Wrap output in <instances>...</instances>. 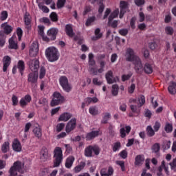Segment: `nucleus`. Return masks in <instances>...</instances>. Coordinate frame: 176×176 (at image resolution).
Wrapping results in <instances>:
<instances>
[{
	"mask_svg": "<svg viewBox=\"0 0 176 176\" xmlns=\"http://www.w3.org/2000/svg\"><path fill=\"white\" fill-rule=\"evenodd\" d=\"M125 57L127 61H131L135 65V70L138 74H141L142 71H144L141 59L134 52V50L131 48L126 49Z\"/></svg>",
	"mask_w": 176,
	"mask_h": 176,
	"instance_id": "1",
	"label": "nucleus"
},
{
	"mask_svg": "<svg viewBox=\"0 0 176 176\" xmlns=\"http://www.w3.org/2000/svg\"><path fill=\"white\" fill-rule=\"evenodd\" d=\"M45 57L50 63H54L57 61L60 57V54L58 53V50L54 47H50L45 50Z\"/></svg>",
	"mask_w": 176,
	"mask_h": 176,
	"instance_id": "2",
	"label": "nucleus"
},
{
	"mask_svg": "<svg viewBox=\"0 0 176 176\" xmlns=\"http://www.w3.org/2000/svg\"><path fill=\"white\" fill-rule=\"evenodd\" d=\"M17 171L21 174L24 173V163L20 161L14 162L13 166L10 168V175L17 176Z\"/></svg>",
	"mask_w": 176,
	"mask_h": 176,
	"instance_id": "3",
	"label": "nucleus"
},
{
	"mask_svg": "<svg viewBox=\"0 0 176 176\" xmlns=\"http://www.w3.org/2000/svg\"><path fill=\"white\" fill-rule=\"evenodd\" d=\"M101 152V148L97 145L89 146L85 149V156L87 157H93L94 156H98Z\"/></svg>",
	"mask_w": 176,
	"mask_h": 176,
	"instance_id": "4",
	"label": "nucleus"
},
{
	"mask_svg": "<svg viewBox=\"0 0 176 176\" xmlns=\"http://www.w3.org/2000/svg\"><path fill=\"white\" fill-rule=\"evenodd\" d=\"M63 150L60 147H56L54 151L53 167H58L63 162Z\"/></svg>",
	"mask_w": 176,
	"mask_h": 176,
	"instance_id": "5",
	"label": "nucleus"
},
{
	"mask_svg": "<svg viewBox=\"0 0 176 176\" xmlns=\"http://www.w3.org/2000/svg\"><path fill=\"white\" fill-rule=\"evenodd\" d=\"M64 102V96H61L59 92H54L53 94V98L51 101V106L56 107Z\"/></svg>",
	"mask_w": 176,
	"mask_h": 176,
	"instance_id": "6",
	"label": "nucleus"
},
{
	"mask_svg": "<svg viewBox=\"0 0 176 176\" xmlns=\"http://www.w3.org/2000/svg\"><path fill=\"white\" fill-rule=\"evenodd\" d=\"M59 83L63 87V90L67 91V93H69V91L72 89V86H71L69 82H68V78H67L65 76H62L59 78Z\"/></svg>",
	"mask_w": 176,
	"mask_h": 176,
	"instance_id": "7",
	"label": "nucleus"
},
{
	"mask_svg": "<svg viewBox=\"0 0 176 176\" xmlns=\"http://www.w3.org/2000/svg\"><path fill=\"white\" fill-rule=\"evenodd\" d=\"M28 65L32 72H38V69H39V60L38 59L30 60Z\"/></svg>",
	"mask_w": 176,
	"mask_h": 176,
	"instance_id": "8",
	"label": "nucleus"
},
{
	"mask_svg": "<svg viewBox=\"0 0 176 176\" xmlns=\"http://www.w3.org/2000/svg\"><path fill=\"white\" fill-rule=\"evenodd\" d=\"M118 14H119V9L114 10L109 17V24L111 27H113V28L118 26V21H112L113 19L118 17Z\"/></svg>",
	"mask_w": 176,
	"mask_h": 176,
	"instance_id": "9",
	"label": "nucleus"
},
{
	"mask_svg": "<svg viewBox=\"0 0 176 176\" xmlns=\"http://www.w3.org/2000/svg\"><path fill=\"white\" fill-rule=\"evenodd\" d=\"M105 78L109 85H112V83H115L119 80L118 77H113V72L111 70L105 74Z\"/></svg>",
	"mask_w": 176,
	"mask_h": 176,
	"instance_id": "10",
	"label": "nucleus"
},
{
	"mask_svg": "<svg viewBox=\"0 0 176 176\" xmlns=\"http://www.w3.org/2000/svg\"><path fill=\"white\" fill-rule=\"evenodd\" d=\"M76 127V119L72 118L67 124L65 126V131L66 133H71L72 130H74Z\"/></svg>",
	"mask_w": 176,
	"mask_h": 176,
	"instance_id": "11",
	"label": "nucleus"
},
{
	"mask_svg": "<svg viewBox=\"0 0 176 176\" xmlns=\"http://www.w3.org/2000/svg\"><path fill=\"white\" fill-rule=\"evenodd\" d=\"M100 68L98 70H96V69L93 67H89V71L91 75H98V74H102L104 72V68L105 67V62L101 61L100 63Z\"/></svg>",
	"mask_w": 176,
	"mask_h": 176,
	"instance_id": "12",
	"label": "nucleus"
},
{
	"mask_svg": "<svg viewBox=\"0 0 176 176\" xmlns=\"http://www.w3.org/2000/svg\"><path fill=\"white\" fill-rule=\"evenodd\" d=\"M1 28L3 30V34L5 35H9V34H12V32L13 31V27L12 25H9L8 22H5L1 25Z\"/></svg>",
	"mask_w": 176,
	"mask_h": 176,
	"instance_id": "13",
	"label": "nucleus"
},
{
	"mask_svg": "<svg viewBox=\"0 0 176 176\" xmlns=\"http://www.w3.org/2000/svg\"><path fill=\"white\" fill-rule=\"evenodd\" d=\"M164 170L166 175H170V171H168V164H166V162L162 161L161 162V166L158 168V173H157V176L162 175V171Z\"/></svg>",
	"mask_w": 176,
	"mask_h": 176,
	"instance_id": "14",
	"label": "nucleus"
},
{
	"mask_svg": "<svg viewBox=\"0 0 176 176\" xmlns=\"http://www.w3.org/2000/svg\"><path fill=\"white\" fill-rule=\"evenodd\" d=\"M32 100V98L29 94H27L20 100L19 104L22 108H24L31 102Z\"/></svg>",
	"mask_w": 176,
	"mask_h": 176,
	"instance_id": "15",
	"label": "nucleus"
},
{
	"mask_svg": "<svg viewBox=\"0 0 176 176\" xmlns=\"http://www.w3.org/2000/svg\"><path fill=\"white\" fill-rule=\"evenodd\" d=\"M98 135H100V131H92L87 133L85 138L87 141H91V140H94V138L98 137Z\"/></svg>",
	"mask_w": 176,
	"mask_h": 176,
	"instance_id": "16",
	"label": "nucleus"
},
{
	"mask_svg": "<svg viewBox=\"0 0 176 176\" xmlns=\"http://www.w3.org/2000/svg\"><path fill=\"white\" fill-rule=\"evenodd\" d=\"M38 52H39V48L38 47V43H34L30 47V56L31 57H35V56L38 54Z\"/></svg>",
	"mask_w": 176,
	"mask_h": 176,
	"instance_id": "17",
	"label": "nucleus"
},
{
	"mask_svg": "<svg viewBox=\"0 0 176 176\" xmlns=\"http://www.w3.org/2000/svg\"><path fill=\"white\" fill-rule=\"evenodd\" d=\"M31 15H30V14L28 12H26L24 15V23L25 25V28H27L28 30V31H30V30H31Z\"/></svg>",
	"mask_w": 176,
	"mask_h": 176,
	"instance_id": "18",
	"label": "nucleus"
},
{
	"mask_svg": "<svg viewBox=\"0 0 176 176\" xmlns=\"http://www.w3.org/2000/svg\"><path fill=\"white\" fill-rule=\"evenodd\" d=\"M120 19H122L124 15V12H127V2L120 1Z\"/></svg>",
	"mask_w": 176,
	"mask_h": 176,
	"instance_id": "19",
	"label": "nucleus"
},
{
	"mask_svg": "<svg viewBox=\"0 0 176 176\" xmlns=\"http://www.w3.org/2000/svg\"><path fill=\"white\" fill-rule=\"evenodd\" d=\"M11 59L10 57L6 56L3 58V72H6L8 71V68H9V65H10Z\"/></svg>",
	"mask_w": 176,
	"mask_h": 176,
	"instance_id": "20",
	"label": "nucleus"
},
{
	"mask_svg": "<svg viewBox=\"0 0 176 176\" xmlns=\"http://www.w3.org/2000/svg\"><path fill=\"white\" fill-rule=\"evenodd\" d=\"M12 149L14 152H21V143L17 139H14L12 142Z\"/></svg>",
	"mask_w": 176,
	"mask_h": 176,
	"instance_id": "21",
	"label": "nucleus"
},
{
	"mask_svg": "<svg viewBox=\"0 0 176 176\" xmlns=\"http://www.w3.org/2000/svg\"><path fill=\"white\" fill-rule=\"evenodd\" d=\"M49 152L47 151V148H43L41 151V162H46L49 160Z\"/></svg>",
	"mask_w": 176,
	"mask_h": 176,
	"instance_id": "22",
	"label": "nucleus"
},
{
	"mask_svg": "<svg viewBox=\"0 0 176 176\" xmlns=\"http://www.w3.org/2000/svg\"><path fill=\"white\" fill-rule=\"evenodd\" d=\"M28 80L30 83H36V82L38 81V73L32 72L29 74L28 76Z\"/></svg>",
	"mask_w": 176,
	"mask_h": 176,
	"instance_id": "23",
	"label": "nucleus"
},
{
	"mask_svg": "<svg viewBox=\"0 0 176 176\" xmlns=\"http://www.w3.org/2000/svg\"><path fill=\"white\" fill-rule=\"evenodd\" d=\"M58 30L57 28H52L47 31V35L52 41L56 39V35H57Z\"/></svg>",
	"mask_w": 176,
	"mask_h": 176,
	"instance_id": "24",
	"label": "nucleus"
},
{
	"mask_svg": "<svg viewBox=\"0 0 176 176\" xmlns=\"http://www.w3.org/2000/svg\"><path fill=\"white\" fill-rule=\"evenodd\" d=\"M130 131H131V127L130 126H126L125 128H121L120 130V137L124 138L126 134H129Z\"/></svg>",
	"mask_w": 176,
	"mask_h": 176,
	"instance_id": "25",
	"label": "nucleus"
},
{
	"mask_svg": "<svg viewBox=\"0 0 176 176\" xmlns=\"http://www.w3.org/2000/svg\"><path fill=\"white\" fill-rule=\"evenodd\" d=\"M72 118V114L69 113H64L59 116L58 121L59 122H68L69 118Z\"/></svg>",
	"mask_w": 176,
	"mask_h": 176,
	"instance_id": "26",
	"label": "nucleus"
},
{
	"mask_svg": "<svg viewBox=\"0 0 176 176\" xmlns=\"http://www.w3.org/2000/svg\"><path fill=\"white\" fill-rule=\"evenodd\" d=\"M14 39H16V36H12L9 39V49H14L15 50L18 49L19 46Z\"/></svg>",
	"mask_w": 176,
	"mask_h": 176,
	"instance_id": "27",
	"label": "nucleus"
},
{
	"mask_svg": "<svg viewBox=\"0 0 176 176\" xmlns=\"http://www.w3.org/2000/svg\"><path fill=\"white\" fill-rule=\"evenodd\" d=\"M145 160V158L144 157V155H138L135 159V166H142L144 164V162Z\"/></svg>",
	"mask_w": 176,
	"mask_h": 176,
	"instance_id": "28",
	"label": "nucleus"
},
{
	"mask_svg": "<svg viewBox=\"0 0 176 176\" xmlns=\"http://www.w3.org/2000/svg\"><path fill=\"white\" fill-rule=\"evenodd\" d=\"M74 162H75V157L74 156H69V157H67L65 162L66 168H71Z\"/></svg>",
	"mask_w": 176,
	"mask_h": 176,
	"instance_id": "29",
	"label": "nucleus"
},
{
	"mask_svg": "<svg viewBox=\"0 0 176 176\" xmlns=\"http://www.w3.org/2000/svg\"><path fill=\"white\" fill-rule=\"evenodd\" d=\"M65 32L68 36H70V38H72L74 36V29L72 28V25L71 24H67L65 26Z\"/></svg>",
	"mask_w": 176,
	"mask_h": 176,
	"instance_id": "30",
	"label": "nucleus"
},
{
	"mask_svg": "<svg viewBox=\"0 0 176 176\" xmlns=\"http://www.w3.org/2000/svg\"><path fill=\"white\" fill-rule=\"evenodd\" d=\"M33 133H34L35 137H36L37 138H41V137H42V129H41V126H36L33 129Z\"/></svg>",
	"mask_w": 176,
	"mask_h": 176,
	"instance_id": "31",
	"label": "nucleus"
},
{
	"mask_svg": "<svg viewBox=\"0 0 176 176\" xmlns=\"http://www.w3.org/2000/svg\"><path fill=\"white\" fill-rule=\"evenodd\" d=\"M168 90L170 93V94H175L176 93V83L174 82H171L169 84V86L168 87Z\"/></svg>",
	"mask_w": 176,
	"mask_h": 176,
	"instance_id": "32",
	"label": "nucleus"
},
{
	"mask_svg": "<svg viewBox=\"0 0 176 176\" xmlns=\"http://www.w3.org/2000/svg\"><path fill=\"white\" fill-rule=\"evenodd\" d=\"M85 166H86L85 162H80V164L74 168V173H80V171L85 168Z\"/></svg>",
	"mask_w": 176,
	"mask_h": 176,
	"instance_id": "33",
	"label": "nucleus"
},
{
	"mask_svg": "<svg viewBox=\"0 0 176 176\" xmlns=\"http://www.w3.org/2000/svg\"><path fill=\"white\" fill-rule=\"evenodd\" d=\"M17 68L21 74L23 76V71L25 69V65L24 64V61L19 60L17 64Z\"/></svg>",
	"mask_w": 176,
	"mask_h": 176,
	"instance_id": "34",
	"label": "nucleus"
},
{
	"mask_svg": "<svg viewBox=\"0 0 176 176\" xmlns=\"http://www.w3.org/2000/svg\"><path fill=\"white\" fill-rule=\"evenodd\" d=\"M144 71L146 74H152L153 72V67L149 63H146L144 67Z\"/></svg>",
	"mask_w": 176,
	"mask_h": 176,
	"instance_id": "35",
	"label": "nucleus"
},
{
	"mask_svg": "<svg viewBox=\"0 0 176 176\" xmlns=\"http://www.w3.org/2000/svg\"><path fill=\"white\" fill-rule=\"evenodd\" d=\"M102 37V33H101V30L100 28H97L95 30V36L92 38L93 41H97V39H100V38Z\"/></svg>",
	"mask_w": 176,
	"mask_h": 176,
	"instance_id": "36",
	"label": "nucleus"
},
{
	"mask_svg": "<svg viewBox=\"0 0 176 176\" xmlns=\"http://www.w3.org/2000/svg\"><path fill=\"white\" fill-rule=\"evenodd\" d=\"M85 103L88 104V105H89V104H96V102H98V98H97V97H94V98H87L85 100Z\"/></svg>",
	"mask_w": 176,
	"mask_h": 176,
	"instance_id": "37",
	"label": "nucleus"
},
{
	"mask_svg": "<svg viewBox=\"0 0 176 176\" xmlns=\"http://www.w3.org/2000/svg\"><path fill=\"white\" fill-rule=\"evenodd\" d=\"M31 126H32L31 122H28L25 124V129H24L25 133L23 135L24 140H27V133H28V131H30V129H31Z\"/></svg>",
	"mask_w": 176,
	"mask_h": 176,
	"instance_id": "38",
	"label": "nucleus"
},
{
	"mask_svg": "<svg viewBox=\"0 0 176 176\" xmlns=\"http://www.w3.org/2000/svg\"><path fill=\"white\" fill-rule=\"evenodd\" d=\"M101 176H111L112 174H113V167H109L108 169V173H105L104 170H102L100 171Z\"/></svg>",
	"mask_w": 176,
	"mask_h": 176,
	"instance_id": "39",
	"label": "nucleus"
},
{
	"mask_svg": "<svg viewBox=\"0 0 176 176\" xmlns=\"http://www.w3.org/2000/svg\"><path fill=\"white\" fill-rule=\"evenodd\" d=\"M6 36L3 35V32H2V31H0V47H3L6 42Z\"/></svg>",
	"mask_w": 176,
	"mask_h": 176,
	"instance_id": "40",
	"label": "nucleus"
},
{
	"mask_svg": "<svg viewBox=\"0 0 176 176\" xmlns=\"http://www.w3.org/2000/svg\"><path fill=\"white\" fill-rule=\"evenodd\" d=\"M112 96H118L119 94V86L118 85H113L111 89Z\"/></svg>",
	"mask_w": 176,
	"mask_h": 176,
	"instance_id": "41",
	"label": "nucleus"
},
{
	"mask_svg": "<svg viewBox=\"0 0 176 176\" xmlns=\"http://www.w3.org/2000/svg\"><path fill=\"white\" fill-rule=\"evenodd\" d=\"M46 75V68L45 67L41 66L39 70V79H43Z\"/></svg>",
	"mask_w": 176,
	"mask_h": 176,
	"instance_id": "42",
	"label": "nucleus"
},
{
	"mask_svg": "<svg viewBox=\"0 0 176 176\" xmlns=\"http://www.w3.org/2000/svg\"><path fill=\"white\" fill-rule=\"evenodd\" d=\"M89 65L91 67H94V65H96V61L94 60V55L93 53H90L89 54Z\"/></svg>",
	"mask_w": 176,
	"mask_h": 176,
	"instance_id": "43",
	"label": "nucleus"
},
{
	"mask_svg": "<svg viewBox=\"0 0 176 176\" xmlns=\"http://www.w3.org/2000/svg\"><path fill=\"white\" fill-rule=\"evenodd\" d=\"M10 144L9 142H6L1 147V151L3 153H6L9 151Z\"/></svg>",
	"mask_w": 176,
	"mask_h": 176,
	"instance_id": "44",
	"label": "nucleus"
},
{
	"mask_svg": "<svg viewBox=\"0 0 176 176\" xmlns=\"http://www.w3.org/2000/svg\"><path fill=\"white\" fill-rule=\"evenodd\" d=\"M147 135L149 137H153L155 135V130L152 128V126H148L146 128Z\"/></svg>",
	"mask_w": 176,
	"mask_h": 176,
	"instance_id": "45",
	"label": "nucleus"
},
{
	"mask_svg": "<svg viewBox=\"0 0 176 176\" xmlns=\"http://www.w3.org/2000/svg\"><path fill=\"white\" fill-rule=\"evenodd\" d=\"M89 112L91 115L95 116L96 115H98V109L96 107H91L89 109Z\"/></svg>",
	"mask_w": 176,
	"mask_h": 176,
	"instance_id": "46",
	"label": "nucleus"
},
{
	"mask_svg": "<svg viewBox=\"0 0 176 176\" xmlns=\"http://www.w3.org/2000/svg\"><path fill=\"white\" fill-rule=\"evenodd\" d=\"M121 146H122V145L120 144V142H117L114 143L113 145V152L119 151Z\"/></svg>",
	"mask_w": 176,
	"mask_h": 176,
	"instance_id": "47",
	"label": "nucleus"
},
{
	"mask_svg": "<svg viewBox=\"0 0 176 176\" xmlns=\"http://www.w3.org/2000/svg\"><path fill=\"white\" fill-rule=\"evenodd\" d=\"M165 32L167 35H173L174 34V28L171 26H166L165 28Z\"/></svg>",
	"mask_w": 176,
	"mask_h": 176,
	"instance_id": "48",
	"label": "nucleus"
},
{
	"mask_svg": "<svg viewBox=\"0 0 176 176\" xmlns=\"http://www.w3.org/2000/svg\"><path fill=\"white\" fill-rule=\"evenodd\" d=\"M38 6L39 9H41V10H42V12H43L44 13H49V8L47 6H43L42 3H39L38 4Z\"/></svg>",
	"mask_w": 176,
	"mask_h": 176,
	"instance_id": "49",
	"label": "nucleus"
},
{
	"mask_svg": "<svg viewBox=\"0 0 176 176\" xmlns=\"http://www.w3.org/2000/svg\"><path fill=\"white\" fill-rule=\"evenodd\" d=\"M145 104V96H140L138 99V104L139 107H142Z\"/></svg>",
	"mask_w": 176,
	"mask_h": 176,
	"instance_id": "50",
	"label": "nucleus"
},
{
	"mask_svg": "<svg viewBox=\"0 0 176 176\" xmlns=\"http://www.w3.org/2000/svg\"><path fill=\"white\" fill-rule=\"evenodd\" d=\"M111 119V114L109 113H105L102 120V123H108V120Z\"/></svg>",
	"mask_w": 176,
	"mask_h": 176,
	"instance_id": "51",
	"label": "nucleus"
},
{
	"mask_svg": "<svg viewBox=\"0 0 176 176\" xmlns=\"http://www.w3.org/2000/svg\"><path fill=\"white\" fill-rule=\"evenodd\" d=\"M65 127V123H59L56 125V130L57 133H60V131H63Z\"/></svg>",
	"mask_w": 176,
	"mask_h": 176,
	"instance_id": "52",
	"label": "nucleus"
},
{
	"mask_svg": "<svg viewBox=\"0 0 176 176\" xmlns=\"http://www.w3.org/2000/svg\"><path fill=\"white\" fill-rule=\"evenodd\" d=\"M8 19V12L7 11H2L0 14V20L1 21H5Z\"/></svg>",
	"mask_w": 176,
	"mask_h": 176,
	"instance_id": "53",
	"label": "nucleus"
},
{
	"mask_svg": "<svg viewBox=\"0 0 176 176\" xmlns=\"http://www.w3.org/2000/svg\"><path fill=\"white\" fill-rule=\"evenodd\" d=\"M130 108H131L132 112H133L134 113H139L140 105L136 106V105L132 104L130 106Z\"/></svg>",
	"mask_w": 176,
	"mask_h": 176,
	"instance_id": "54",
	"label": "nucleus"
},
{
	"mask_svg": "<svg viewBox=\"0 0 176 176\" xmlns=\"http://www.w3.org/2000/svg\"><path fill=\"white\" fill-rule=\"evenodd\" d=\"M169 165L170 166V170L174 173H176V159H173Z\"/></svg>",
	"mask_w": 176,
	"mask_h": 176,
	"instance_id": "55",
	"label": "nucleus"
},
{
	"mask_svg": "<svg viewBox=\"0 0 176 176\" xmlns=\"http://www.w3.org/2000/svg\"><path fill=\"white\" fill-rule=\"evenodd\" d=\"M170 146H171V142L165 141L163 144V149H164V151H167V149H170Z\"/></svg>",
	"mask_w": 176,
	"mask_h": 176,
	"instance_id": "56",
	"label": "nucleus"
},
{
	"mask_svg": "<svg viewBox=\"0 0 176 176\" xmlns=\"http://www.w3.org/2000/svg\"><path fill=\"white\" fill-rule=\"evenodd\" d=\"M116 164L121 167L122 171H124L126 168L124 167V161H116Z\"/></svg>",
	"mask_w": 176,
	"mask_h": 176,
	"instance_id": "57",
	"label": "nucleus"
},
{
	"mask_svg": "<svg viewBox=\"0 0 176 176\" xmlns=\"http://www.w3.org/2000/svg\"><path fill=\"white\" fill-rule=\"evenodd\" d=\"M12 105L14 107H16V105L19 104V98H17V96H16L15 95H12Z\"/></svg>",
	"mask_w": 176,
	"mask_h": 176,
	"instance_id": "58",
	"label": "nucleus"
},
{
	"mask_svg": "<svg viewBox=\"0 0 176 176\" xmlns=\"http://www.w3.org/2000/svg\"><path fill=\"white\" fill-rule=\"evenodd\" d=\"M92 82L96 86H101L102 85V81L99 80L98 78H93Z\"/></svg>",
	"mask_w": 176,
	"mask_h": 176,
	"instance_id": "59",
	"label": "nucleus"
},
{
	"mask_svg": "<svg viewBox=\"0 0 176 176\" xmlns=\"http://www.w3.org/2000/svg\"><path fill=\"white\" fill-rule=\"evenodd\" d=\"M165 131L166 133H171L173 131V125L167 123L165 126Z\"/></svg>",
	"mask_w": 176,
	"mask_h": 176,
	"instance_id": "60",
	"label": "nucleus"
},
{
	"mask_svg": "<svg viewBox=\"0 0 176 176\" xmlns=\"http://www.w3.org/2000/svg\"><path fill=\"white\" fill-rule=\"evenodd\" d=\"M64 5H65V0H58V2H57L58 9H61V8L64 7Z\"/></svg>",
	"mask_w": 176,
	"mask_h": 176,
	"instance_id": "61",
	"label": "nucleus"
},
{
	"mask_svg": "<svg viewBox=\"0 0 176 176\" xmlns=\"http://www.w3.org/2000/svg\"><path fill=\"white\" fill-rule=\"evenodd\" d=\"M38 34L41 36H43L45 34V26L40 25L38 26Z\"/></svg>",
	"mask_w": 176,
	"mask_h": 176,
	"instance_id": "62",
	"label": "nucleus"
},
{
	"mask_svg": "<svg viewBox=\"0 0 176 176\" xmlns=\"http://www.w3.org/2000/svg\"><path fill=\"white\" fill-rule=\"evenodd\" d=\"M16 34L18 36L19 41H21V36H23V30H21L20 28H18L16 30Z\"/></svg>",
	"mask_w": 176,
	"mask_h": 176,
	"instance_id": "63",
	"label": "nucleus"
},
{
	"mask_svg": "<svg viewBox=\"0 0 176 176\" xmlns=\"http://www.w3.org/2000/svg\"><path fill=\"white\" fill-rule=\"evenodd\" d=\"M119 155L122 159H126L127 157V151L126 150H123Z\"/></svg>",
	"mask_w": 176,
	"mask_h": 176,
	"instance_id": "64",
	"label": "nucleus"
}]
</instances>
